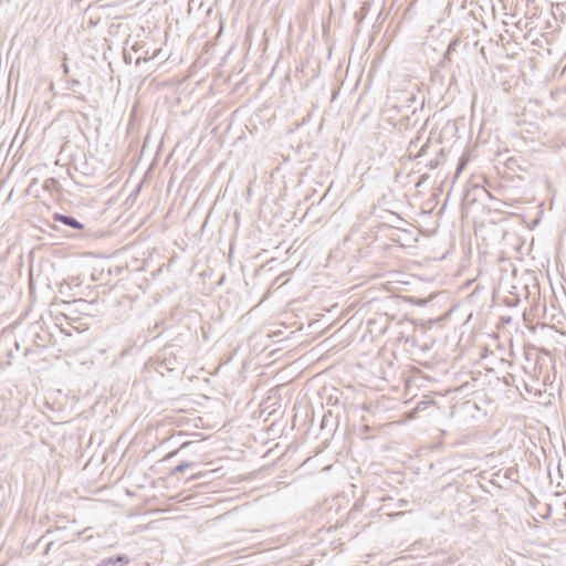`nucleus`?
<instances>
[{"label": "nucleus", "instance_id": "15", "mask_svg": "<svg viewBox=\"0 0 566 566\" xmlns=\"http://www.w3.org/2000/svg\"><path fill=\"white\" fill-rule=\"evenodd\" d=\"M439 165V161L438 160H430L428 164H426V167H428L429 169H434L437 168Z\"/></svg>", "mask_w": 566, "mask_h": 566}, {"label": "nucleus", "instance_id": "6", "mask_svg": "<svg viewBox=\"0 0 566 566\" xmlns=\"http://www.w3.org/2000/svg\"><path fill=\"white\" fill-rule=\"evenodd\" d=\"M197 463L196 462H188V461H182L180 462L178 465H176L174 469L170 470V475L171 476H175L181 472H184L186 469L188 468H193L196 467Z\"/></svg>", "mask_w": 566, "mask_h": 566}, {"label": "nucleus", "instance_id": "11", "mask_svg": "<svg viewBox=\"0 0 566 566\" xmlns=\"http://www.w3.org/2000/svg\"><path fill=\"white\" fill-rule=\"evenodd\" d=\"M380 510L385 511V514H387L388 516H391V517H395V516H401V515H403V514H406V513H411V510H409V511H400V512H392V511H389V510H388V505H386V504H385V505H382V506L380 507Z\"/></svg>", "mask_w": 566, "mask_h": 566}, {"label": "nucleus", "instance_id": "2", "mask_svg": "<svg viewBox=\"0 0 566 566\" xmlns=\"http://www.w3.org/2000/svg\"><path fill=\"white\" fill-rule=\"evenodd\" d=\"M52 219L55 222H60L66 227H70V228L76 229V230L84 229V224L82 222H80L76 218H74L73 216H70V214H63V213L55 212L52 216Z\"/></svg>", "mask_w": 566, "mask_h": 566}, {"label": "nucleus", "instance_id": "14", "mask_svg": "<svg viewBox=\"0 0 566 566\" xmlns=\"http://www.w3.org/2000/svg\"><path fill=\"white\" fill-rule=\"evenodd\" d=\"M80 85V81L77 80H70L67 81V88L74 91L76 86Z\"/></svg>", "mask_w": 566, "mask_h": 566}, {"label": "nucleus", "instance_id": "4", "mask_svg": "<svg viewBox=\"0 0 566 566\" xmlns=\"http://www.w3.org/2000/svg\"><path fill=\"white\" fill-rule=\"evenodd\" d=\"M405 102L407 104L402 105H392L394 108L398 109L399 112L406 111L407 113L410 112L411 116H415L417 114V107H412V104L417 102V97L413 93H407L405 97Z\"/></svg>", "mask_w": 566, "mask_h": 566}, {"label": "nucleus", "instance_id": "12", "mask_svg": "<svg viewBox=\"0 0 566 566\" xmlns=\"http://www.w3.org/2000/svg\"><path fill=\"white\" fill-rule=\"evenodd\" d=\"M214 471H205L191 475L190 480L208 479Z\"/></svg>", "mask_w": 566, "mask_h": 566}, {"label": "nucleus", "instance_id": "7", "mask_svg": "<svg viewBox=\"0 0 566 566\" xmlns=\"http://www.w3.org/2000/svg\"><path fill=\"white\" fill-rule=\"evenodd\" d=\"M161 50H154L153 54L149 55L148 51H145L143 52L142 54H139L137 57H136V65H139L142 61H149V60H153V59H156L159 54H160Z\"/></svg>", "mask_w": 566, "mask_h": 566}, {"label": "nucleus", "instance_id": "16", "mask_svg": "<svg viewBox=\"0 0 566 566\" xmlns=\"http://www.w3.org/2000/svg\"><path fill=\"white\" fill-rule=\"evenodd\" d=\"M52 533V530H48L46 531V534L42 535L39 539H38V544H40L45 537L48 534H51Z\"/></svg>", "mask_w": 566, "mask_h": 566}, {"label": "nucleus", "instance_id": "8", "mask_svg": "<svg viewBox=\"0 0 566 566\" xmlns=\"http://www.w3.org/2000/svg\"><path fill=\"white\" fill-rule=\"evenodd\" d=\"M43 188L50 192L59 191L60 182L57 181V179L51 177L44 180Z\"/></svg>", "mask_w": 566, "mask_h": 566}, {"label": "nucleus", "instance_id": "3", "mask_svg": "<svg viewBox=\"0 0 566 566\" xmlns=\"http://www.w3.org/2000/svg\"><path fill=\"white\" fill-rule=\"evenodd\" d=\"M132 562V558L126 554H118L103 558L97 566H126Z\"/></svg>", "mask_w": 566, "mask_h": 566}, {"label": "nucleus", "instance_id": "5", "mask_svg": "<svg viewBox=\"0 0 566 566\" xmlns=\"http://www.w3.org/2000/svg\"><path fill=\"white\" fill-rule=\"evenodd\" d=\"M419 139L420 138H416V139L411 140L409 144L408 151H409L410 158L416 159V158H420V157L424 156L427 153V149L429 148L430 140L428 139L423 145H421V147L419 148L418 151H415L418 147Z\"/></svg>", "mask_w": 566, "mask_h": 566}, {"label": "nucleus", "instance_id": "10", "mask_svg": "<svg viewBox=\"0 0 566 566\" xmlns=\"http://www.w3.org/2000/svg\"><path fill=\"white\" fill-rule=\"evenodd\" d=\"M193 442L192 441H185L180 444V447L171 452H169L166 457H165V460H169L171 458H174L175 455H177L181 450L192 446Z\"/></svg>", "mask_w": 566, "mask_h": 566}, {"label": "nucleus", "instance_id": "19", "mask_svg": "<svg viewBox=\"0 0 566 566\" xmlns=\"http://www.w3.org/2000/svg\"><path fill=\"white\" fill-rule=\"evenodd\" d=\"M134 51L137 53L142 50V48H138L137 45L133 46Z\"/></svg>", "mask_w": 566, "mask_h": 566}, {"label": "nucleus", "instance_id": "17", "mask_svg": "<svg viewBox=\"0 0 566 566\" xmlns=\"http://www.w3.org/2000/svg\"><path fill=\"white\" fill-rule=\"evenodd\" d=\"M52 545H53V542H52V541H51V542H48V544H46V546H45V548H44V553H45V554L51 549Z\"/></svg>", "mask_w": 566, "mask_h": 566}, {"label": "nucleus", "instance_id": "24", "mask_svg": "<svg viewBox=\"0 0 566 566\" xmlns=\"http://www.w3.org/2000/svg\"><path fill=\"white\" fill-rule=\"evenodd\" d=\"M311 113L307 114V117L303 119V123H305L307 119H310Z\"/></svg>", "mask_w": 566, "mask_h": 566}, {"label": "nucleus", "instance_id": "13", "mask_svg": "<svg viewBox=\"0 0 566 566\" xmlns=\"http://www.w3.org/2000/svg\"><path fill=\"white\" fill-rule=\"evenodd\" d=\"M408 504H409L408 500L401 499L397 502V504L395 505V509H403V507H407Z\"/></svg>", "mask_w": 566, "mask_h": 566}, {"label": "nucleus", "instance_id": "9", "mask_svg": "<svg viewBox=\"0 0 566 566\" xmlns=\"http://www.w3.org/2000/svg\"><path fill=\"white\" fill-rule=\"evenodd\" d=\"M459 44H460V40L459 39L451 40V42L449 43V45L447 48V51L444 52L443 59L448 60V61H451L452 60V54L457 50V46Z\"/></svg>", "mask_w": 566, "mask_h": 566}, {"label": "nucleus", "instance_id": "22", "mask_svg": "<svg viewBox=\"0 0 566 566\" xmlns=\"http://www.w3.org/2000/svg\"><path fill=\"white\" fill-rule=\"evenodd\" d=\"M463 167H464V164L459 163V165H458V170H461Z\"/></svg>", "mask_w": 566, "mask_h": 566}, {"label": "nucleus", "instance_id": "18", "mask_svg": "<svg viewBox=\"0 0 566 566\" xmlns=\"http://www.w3.org/2000/svg\"><path fill=\"white\" fill-rule=\"evenodd\" d=\"M182 436H185V433L181 431L176 434V437H182ZM174 438H175V436L171 437V439H174Z\"/></svg>", "mask_w": 566, "mask_h": 566}, {"label": "nucleus", "instance_id": "20", "mask_svg": "<svg viewBox=\"0 0 566 566\" xmlns=\"http://www.w3.org/2000/svg\"><path fill=\"white\" fill-rule=\"evenodd\" d=\"M63 69L65 73H69V66L65 63L63 64Z\"/></svg>", "mask_w": 566, "mask_h": 566}, {"label": "nucleus", "instance_id": "23", "mask_svg": "<svg viewBox=\"0 0 566 566\" xmlns=\"http://www.w3.org/2000/svg\"><path fill=\"white\" fill-rule=\"evenodd\" d=\"M427 178H428V176H427V175H422V176L420 177V180H421V181H423V180H424V179H427Z\"/></svg>", "mask_w": 566, "mask_h": 566}, {"label": "nucleus", "instance_id": "1", "mask_svg": "<svg viewBox=\"0 0 566 566\" xmlns=\"http://www.w3.org/2000/svg\"><path fill=\"white\" fill-rule=\"evenodd\" d=\"M91 303L83 298H77L73 301H63L61 303V314L65 316L67 319H73V315L75 314H87L90 310Z\"/></svg>", "mask_w": 566, "mask_h": 566}, {"label": "nucleus", "instance_id": "21", "mask_svg": "<svg viewBox=\"0 0 566 566\" xmlns=\"http://www.w3.org/2000/svg\"><path fill=\"white\" fill-rule=\"evenodd\" d=\"M55 523H56V530L64 528V526L59 525L60 521H56Z\"/></svg>", "mask_w": 566, "mask_h": 566}]
</instances>
